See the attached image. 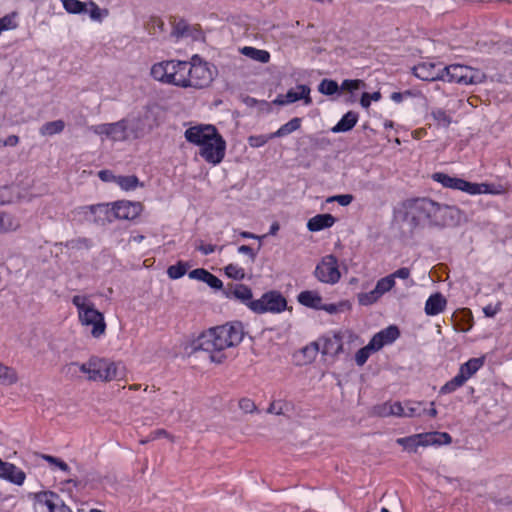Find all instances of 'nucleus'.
Segmentation results:
<instances>
[{
	"instance_id": "1",
	"label": "nucleus",
	"mask_w": 512,
	"mask_h": 512,
	"mask_svg": "<svg viewBox=\"0 0 512 512\" xmlns=\"http://www.w3.org/2000/svg\"><path fill=\"white\" fill-rule=\"evenodd\" d=\"M243 337L241 323H226L201 333L193 340L191 346L193 351L202 350L209 353L211 362L221 364L227 358L225 350L238 346Z\"/></svg>"
},
{
	"instance_id": "2",
	"label": "nucleus",
	"mask_w": 512,
	"mask_h": 512,
	"mask_svg": "<svg viewBox=\"0 0 512 512\" xmlns=\"http://www.w3.org/2000/svg\"><path fill=\"white\" fill-rule=\"evenodd\" d=\"M404 221L411 230L417 228L443 226L449 206L440 204L430 198H414L403 202Z\"/></svg>"
},
{
	"instance_id": "3",
	"label": "nucleus",
	"mask_w": 512,
	"mask_h": 512,
	"mask_svg": "<svg viewBox=\"0 0 512 512\" xmlns=\"http://www.w3.org/2000/svg\"><path fill=\"white\" fill-rule=\"evenodd\" d=\"M74 368L85 374L89 381L110 382L124 377V368H120L119 363L95 356L84 363H70L68 370L72 371Z\"/></svg>"
},
{
	"instance_id": "4",
	"label": "nucleus",
	"mask_w": 512,
	"mask_h": 512,
	"mask_svg": "<svg viewBox=\"0 0 512 512\" xmlns=\"http://www.w3.org/2000/svg\"><path fill=\"white\" fill-rule=\"evenodd\" d=\"M188 61L165 60L152 65L150 75L158 82L185 88Z\"/></svg>"
},
{
	"instance_id": "5",
	"label": "nucleus",
	"mask_w": 512,
	"mask_h": 512,
	"mask_svg": "<svg viewBox=\"0 0 512 512\" xmlns=\"http://www.w3.org/2000/svg\"><path fill=\"white\" fill-rule=\"evenodd\" d=\"M72 304L77 308L80 323L83 326L92 327L91 335L93 337H101L106 330L104 316L95 308L89 298L85 295H75L72 298Z\"/></svg>"
},
{
	"instance_id": "6",
	"label": "nucleus",
	"mask_w": 512,
	"mask_h": 512,
	"mask_svg": "<svg viewBox=\"0 0 512 512\" xmlns=\"http://www.w3.org/2000/svg\"><path fill=\"white\" fill-rule=\"evenodd\" d=\"M213 67L202 60L199 55H193L188 61L185 88L203 89L210 85L214 78Z\"/></svg>"
},
{
	"instance_id": "7",
	"label": "nucleus",
	"mask_w": 512,
	"mask_h": 512,
	"mask_svg": "<svg viewBox=\"0 0 512 512\" xmlns=\"http://www.w3.org/2000/svg\"><path fill=\"white\" fill-rule=\"evenodd\" d=\"M442 75V81L461 85L479 84L486 79V75L481 70L460 64L443 67Z\"/></svg>"
},
{
	"instance_id": "8",
	"label": "nucleus",
	"mask_w": 512,
	"mask_h": 512,
	"mask_svg": "<svg viewBox=\"0 0 512 512\" xmlns=\"http://www.w3.org/2000/svg\"><path fill=\"white\" fill-rule=\"evenodd\" d=\"M451 436L446 432H426L396 439V443L408 452H416L418 447L450 444Z\"/></svg>"
},
{
	"instance_id": "9",
	"label": "nucleus",
	"mask_w": 512,
	"mask_h": 512,
	"mask_svg": "<svg viewBox=\"0 0 512 512\" xmlns=\"http://www.w3.org/2000/svg\"><path fill=\"white\" fill-rule=\"evenodd\" d=\"M313 275L323 284H337L342 277L337 257L333 254L323 256L317 263Z\"/></svg>"
},
{
	"instance_id": "10",
	"label": "nucleus",
	"mask_w": 512,
	"mask_h": 512,
	"mask_svg": "<svg viewBox=\"0 0 512 512\" xmlns=\"http://www.w3.org/2000/svg\"><path fill=\"white\" fill-rule=\"evenodd\" d=\"M34 512H72L61 497L53 491H41L32 495Z\"/></svg>"
},
{
	"instance_id": "11",
	"label": "nucleus",
	"mask_w": 512,
	"mask_h": 512,
	"mask_svg": "<svg viewBox=\"0 0 512 512\" xmlns=\"http://www.w3.org/2000/svg\"><path fill=\"white\" fill-rule=\"evenodd\" d=\"M250 304V310L257 314L281 313L287 307L286 299L277 291L266 292Z\"/></svg>"
},
{
	"instance_id": "12",
	"label": "nucleus",
	"mask_w": 512,
	"mask_h": 512,
	"mask_svg": "<svg viewBox=\"0 0 512 512\" xmlns=\"http://www.w3.org/2000/svg\"><path fill=\"white\" fill-rule=\"evenodd\" d=\"M89 129L94 134L112 141H124L128 138V121L124 119L114 123L93 125Z\"/></svg>"
},
{
	"instance_id": "13",
	"label": "nucleus",
	"mask_w": 512,
	"mask_h": 512,
	"mask_svg": "<svg viewBox=\"0 0 512 512\" xmlns=\"http://www.w3.org/2000/svg\"><path fill=\"white\" fill-rule=\"evenodd\" d=\"M226 151V142L223 137L219 134L213 140L207 142L200 147L199 155L209 164H219Z\"/></svg>"
},
{
	"instance_id": "14",
	"label": "nucleus",
	"mask_w": 512,
	"mask_h": 512,
	"mask_svg": "<svg viewBox=\"0 0 512 512\" xmlns=\"http://www.w3.org/2000/svg\"><path fill=\"white\" fill-rule=\"evenodd\" d=\"M79 213H82L87 220L97 223L112 222L114 220L113 204H93L79 207Z\"/></svg>"
},
{
	"instance_id": "15",
	"label": "nucleus",
	"mask_w": 512,
	"mask_h": 512,
	"mask_svg": "<svg viewBox=\"0 0 512 512\" xmlns=\"http://www.w3.org/2000/svg\"><path fill=\"white\" fill-rule=\"evenodd\" d=\"M218 135L219 133L213 125H196L185 131L186 140L199 147H202Z\"/></svg>"
},
{
	"instance_id": "16",
	"label": "nucleus",
	"mask_w": 512,
	"mask_h": 512,
	"mask_svg": "<svg viewBox=\"0 0 512 512\" xmlns=\"http://www.w3.org/2000/svg\"><path fill=\"white\" fill-rule=\"evenodd\" d=\"M142 207L140 202L116 201L113 203L114 219L133 220L139 216Z\"/></svg>"
},
{
	"instance_id": "17",
	"label": "nucleus",
	"mask_w": 512,
	"mask_h": 512,
	"mask_svg": "<svg viewBox=\"0 0 512 512\" xmlns=\"http://www.w3.org/2000/svg\"><path fill=\"white\" fill-rule=\"evenodd\" d=\"M434 405V402H430V408L426 409L424 407V402L411 400L405 401L402 403V413L399 415V417L415 418L422 417L423 415L427 414L434 418L437 416V410Z\"/></svg>"
},
{
	"instance_id": "18",
	"label": "nucleus",
	"mask_w": 512,
	"mask_h": 512,
	"mask_svg": "<svg viewBox=\"0 0 512 512\" xmlns=\"http://www.w3.org/2000/svg\"><path fill=\"white\" fill-rule=\"evenodd\" d=\"M310 91L307 85H298L295 89H289L285 95H279L274 102L279 105H287L304 100L305 105H310L312 103Z\"/></svg>"
},
{
	"instance_id": "19",
	"label": "nucleus",
	"mask_w": 512,
	"mask_h": 512,
	"mask_svg": "<svg viewBox=\"0 0 512 512\" xmlns=\"http://www.w3.org/2000/svg\"><path fill=\"white\" fill-rule=\"evenodd\" d=\"M0 479L6 480L17 486H22L25 482L26 474L15 464L3 461L0 458Z\"/></svg>"
},
{
	"instance_id": "20",
	"label": "nucleus",
	"mask_w": 512,
	"mask_h": 512,
	"mask_svg": "<svg viewBox=\"0 0 512 512\" xmlns=\"http://www.w3.org/2000/svg\"><path fill=\"white\" fill-rule=\"evenodd\" d=\"M442 69L435 63L422 62L413 67V74L423 81H436L442 79Z\"/></svg>"
},
{
	"instance_id": "21",
	"label": "nucleus",
	"mask_w": 512,
	"mask_h": 512,
	"mask_svg": "<svg viewBox=\"0 0 512 512\" xmlns=\"http://www.w3.org/2000/svg\"><path fill=\"white\" fill-rule=\"evenodd\" d=\"M431 178L435 182L440 183L445 188L459 190L469 194V190L471 188V182L469 181L457 177H452L442 172H436L432 174Z\"/></svg>"
},
{
	"instance_id": "22",
	"label": "nucleus",
	"mask_w": 512,
	"mask_h": 512,
	"mask_svg": "<svg viewBox=\"0 0 512 512\" xmlns=\"http://www.w3.org/2000/svg\"><path fill=\"white\" fill-rule=\"evenodd\" d=\"M486 357L470 358L459 367L458 375L462 376L464 381L471 379L485 364Z\"/></svg>"
},
{
	"instance_id": "23",
	"label": "nucleus",
	"mask_w": 512,
	"mask_h": 512,
	"mask_svg": "<svg viewBox=\"0 0 512 512\" xmlns=\"http://www.w3.org/2000/svg\"><path fill=\"white\" fill-rule=\"evenodd\" d=\"M189 278L206 283L213 289H221L222 281L204 268H197L189 272Z\"/></svg>"
},
{
	"instance_id": "24",
	"label": "nucleus",
	"mask_w": 512,
	"mask_h": 512,
	"mask_svg": "<svg viewBox=\"0 0 512 512\" xmlns=\"http://www.w3.org/2000/svg\"><path fill=\"white\" fill-rule=\"evenodd\" d=\"M447 305V300L441 293H434L425 302L424 311L428 316H436L442 313Z\"/></svg>"
},
{
	"instance_id": "25",
	"label": "nucleus",
	"mask_w": 512,
	"mask_h": 512,
	"mask_svg": "<svg viewBox=\"0 0 512 512\" xmlns=\"http://www.w3.org/2000/svg\"><path fill=\"white\" fill-rule=\"evenodd\" d=\"M298 302L308 308L319 310L322 308V296L318 291L305 290L298 294Z\"/></svg>"
},
{
	"instance_id": "26",
	"label": "nucleus",
	"mask_w": 512,
	"mask_h": 512,
	"mask_svg": "<svg viewBox=\"0 0 512 512\" xmlns=\"http://www.w3.org/2000/svg\"><path fill=\"white\" fill-rule=\"evenodd\" d=\"M335 221L331 214H318L308 220L307 228L311 232H317L332 227Z\"/></svg>"
},
{
	"instance_id": "27",
	"label": "nucleus",
	"mask_w": 512,
	"mask_h": 512,
	"mask_svg": "<svg viewBox=\"0 0 512 512\" xmlns=\"http://www.w3.org/2000/svg\"><path fill=\"white\" fill-rule=\"evenodd\" d=\"M402 413L401 402H385L373 407V414L379 417L396 416Z\"/></svg>"
},
{
	"instance_id": "28",
	"label": "nucleus",
	"mask_w": 512,
	"mask_h": 512,
	"mask_svg": "<svg viewBox=\"0 0 512 512\" xmlns=\"http://www.w3.org/2000/svg\"><path fill=\"white\" fill-rule=\"evenodd\" d=\"M228 297H234L244 303L250 309V303L255 300L252 299L251 289L244 284H236L227 292Z\"/></svg>"
},
{
	"instance_id": "29",
	"label": "nucleus",
	"mask_w": 512,
	"mask_h": 512,
	"mask_svg": "<svg viewBox=\"0 0 512 512\" xmlns=\"http://www.w3.org/2000/svg\"><path fill=\"white\" fill-rule=\"evenodd\" d=\"M239 51L242 55L262 64L270 61V53L267 50L257 49L252 46H244L240 48Z\"/></svg>"
},
{
	"instance_id": "30",
	"label": "nucleus",
	"mask_w": 512,
	"mask_h": 512,
	"mask_svg": "<svg viewBox=\"0 0 512 512\" xmlns=\"http://www.w3.org/2000/svg\"><path fill=\"white\" fill-rule=\"evenodd\" d=\"M358 121V114L349 111L342 116L340 121L331 129L333 133L347 132L350 131Z\"/></svg>"
},
{
	"instance_id": "31",
	"label": "nucleus",
	"mask_w": 512,
	"mask_h": 512,
	"mask_svg": "<svg viewBox=\"0 0 512 512\" xmlns=\"http://www.w3.org/2000/svg\"><path fill=\"white\" fill-rule=\"evenodd\" d=\"M20 227L17 217L6 212H0V234L9 233Z\"/></svg>"
},
{
	"instance_id": "32",
	"label": "nucleus",
	"mask_w": 512,
	"mask_h": 512,
	"mask_svg": "<svg viewBox=\"0 0 512 512\" xmlns=\"http://www.w3.org/2000/svg\"><path fill=\"white\" fill-rule=\"evenodd\" d=\"M18 381V375L15 369L8 367L0 362V384L10 386Z\"/></svg>"
},
{
	"instance_id": "33",
	"label": "nucleus",
	"mask_w": 512,
	"mask_h": 512,
	"mask_svg": "<svg viewBox=\"0 0 512 512\" xmlns=\"http://www.w3.org/2000/svg\"><path fill=\"white\" fill-rule=\"evenodd\" d=\"M300 127L301 119L295 117L283 124L277 131L273 132L272 136H274V138L284 137L298 130Z\"/></svg>"
},
{
	"instance_id": "34",
	"label": "nucleus",
	"mask_w": 512,
	"mask_h": 512,
	"mask_svg": "<svg viewBox=\"0 0 512 512\" xmlns=\"http://www.w3.org/2000/svg\"><path fill=\"white\" fill-rule=\"evenodd\" d=\"M293 409V404L287 400H276L270 403L267 413L285 415Z\"/></svg>"
},
{
	"instance_id": "35",
	"label": "nucleus",
	"mask_w": 512,
	"mask_h": 512,
	"mask_svg": "<svg viewBox=\"0 0 512 512\" xmlns=\"http://www.w3.org/2000/svg\"><path fill=\"white\" fill-rule=\"evenodd\" d=\"M117 185L124 191H133L137 187L143 186L135 175L119 176L117 178Z\"/></svg>"
},
{
	"instance_id": "36",
	"label": "nucleus",
	"mask_w": 512,
	"mask_h": 512,
	"mask_svg": "<svg viewBox=\"0 0 512 512\" xmlns=\"http://www.w3.org/2000/svg\"><path fill=\"white\" fill-rule=\"evenodd\" d=\"M65 128L63 120H55L47 122L40 128V134L42 136H52L61 133Z\"/></svg>"
},
{
	"instance_id": "37",
	"label": "nucleus",
	"mask_w": 512,
	"mask_h": 512,
	"mask_svg": "<svg viewBox=\"0 0 512 512\" xmlns=\"http://www.w3.org/2000/svg\"><path fill=\"white\" fill-rule=\"evenodd\" d=\"M431 117L439 127L448 128L452 122L451 116L441 108H435L431 111Z\"/></svg>"
},
{
	"instance_id": "38",
	"label": "nucleus",
	"mask_w": 512,
	"mask_h": 512,
	"mask_svg": "<svg viewBox=\"0 0 512 512\" xmlns=\"http://www.w3.org/2000/svg\"><path fill=\"white\" fill-rule=\"evenodd\" d=\"M66 12L70 14H82L87 12V4L80 0H62Z\"/></svg>"
},
{
	"instance_id": "39",
	"label": "nucleus",
	"mask_w": 512,
	"mask_h": 512,
	"mask_svg": "<svg viewBox=\"0 0 512 512\" xmlns=\"http://www.w3.org/2000/svg\"><path fill=\"white\" fill-rule=\"evenodd\" d=\"M86 4L87 12L93 21L102 22V20L109 15L107 9L100 8L94 1H90Z\"/></svg>"
},
{
	"instance_id": "40",
	"label": "nucleus",
	"mask_w": 512,
	"mask_h": 512,
	"mask_svg": "<svg viewBox=\"0 0 512 512\" xmlns=\"http://www.w3.org/2000/svg\"><path fill=\"white\" fill-rule=\"evenodd\" d=\"M466 383V381H464V379L462 378V376L456 374L451 380H449L448 382H446L441 388H440V391L439 393L440 394H450V393H453L455 392L457 389L461 388L462 386H464V384Z\"/></svg>"
},
{
	"instance_id": "41",
	"label": "nucleus",
	"mask_w": 512,
	"mask_h": 512,
	"mask_svg": "<svg viewBox=\"0 0 512 512\" xmlns=\"http://www.w3.org/2000/svg\"><path fill=\"white\" fill-rule=\"evenodd\" d=\"M342 350L341 338L334 335L331 338L325 339L323 353L324 354H338Z\"/></svg>"
},
{
	"instance_id": "42",
	"label": "nucleus",
	"mask_w": 512,
	"mask_h": 512,
	"mask_svg": "<svg viewBox=\"0 0 512 512\" xmlns=\"http://www.w3.org/2000/svg\"><path fill=\"white\" fill-rule=\"evenodd\" d=\"M395 284L396 282L392 279V276L387 275L377 281L374 289L378 295L382 297L385 293L389 292Z\"/></svg>"
},
{
	"instance_id": "43",
	"label": "nucleus",
	"mask_w": 512,
	"mask_h": 512,
	"mask_svg": "<svg viewBox=\"0 0 512 512\" xmlns=\"http://www.w3.org/2000/svg\"><path fill=\"white\" fill-rule=\"evenodd\" d=\"M41 458L45 460L52 469H59L65 473L70 472V467L66 462L52 455L42 454Z\"/></svg>"
},
{
	"instance_id": "44",
	"label": "nucleus",
	"mask_w": 512,
	"mask_h": 512,
	"mask_svg": "<svg viewBox=\"0 0 512 512\" xmlns=\"http://www.w3.org/2000/svg\"><path fill=\"white\" fill-rule=\"evenodd\" d=\"M381 297L375 289L369 292H361L357 294L358 303L362 306H370L376 303Z\"/></svg>"
},
{
	"instance_id": "45",
	"label": "nucleus",
	"mask_w": 512,
	"mask_h": 512,
	"mask_svg": "<svg viewBox=\"0 0 512 512\" xmlns=\"http://www.w3.org/2000/svg\"><path fill=\"white\" fill-rule=\"evenodd\" d=\"M338 90V83L330 79H323L318 86V91L324 95H333L338 92Z\"/></svg>"
},
{
	"instance_id": "46",
	"label": "nucleus",
	"mask_w": 512,
	"mask_h": 512,
	"mask_svg": "<svg viewBox=\"0 0 512 512\" xmlns=\"http://www.w3.org/2000/svg\"><path fill=\"white\" fill-rule=\"evenodd\" d=\"M225 274L234 280H242L245 278V270L238 264H229L225 267Z\"/></svg>"
},
{
	"instance_id": "47",
	"label": "nucleus",
	"mask_w": 512,
	"mask_h": 512,
	"mask_svg": "<svg viewBox=\"0 0 512 512\" xmlns=\"http://www.w3.org/2000/svg\"><path fill=\"white\" fill-rule=\"evenodd\" d=\"M187 272V265L183 262H178L175 265H171L167 269V275L171 279H179L184 276Z\"/></svg>"
},
{
	"instance_id": "48",
	"label": "nucleus",
	"mask_w": 512,
	"mask_h": 512,
	"mask_svg": "<svg viewBox=\"0 0 512 512\" xmlns=\"http://www.w3.org/2000/svg\"><path fill=\"white\" fill-rule=\"evenodd\" d=\"M386 344L393 343L399 337V329L396 326H389L378 332Z\"/></svg>"
},
{
	"instance_id": "49",
	"label": "nucleus",
	"mask_w": 512,
	"mask_h": 512,
	"mask_svg": "<svg viewBox=\"0 0 512 512\" xmlns=\"http://www.w3.org/2000/svg\"><path fill=\"white\" fill-rule=\"evenodd\" d=\"M273 138H274V136H272V133L268 134V135H251L248 138V144L252 148H260Z\"/></svg>"
},
{
	"instance_id": "50",
	"label": "nucleus",
	"mask_w": 512,
	"mask_h": 512,
	"mask_svg": "<svg viewBox=\"0 0 512 512\" xmlns=\"http://www.w3.org/2000/svg\"><path fill=\"white\" fill-rule=\"evenodd\" d=\"M372 352L374 351L371 348H369L368 344L365 347L359 349L355 354V361L357 365L363 366L370 357Z\"/></svg>"
},
{
	"instance_id": "51",
	"label": "nucleus",
	"mask_w": 512,
	"mask_h": 512,
	"mask_svg": "<svg viewBox=\"0 0 512 512\" xmlns=\"http://www.w3.org/2000/svg\"><path fill=\"white\" fill-rule=\"evenodd\" d=\"M353 195L351 194H341V195H335V196H330L326 199V202L327 203H332V202H338L341 206H348L349 204L352 203L353 201Z\"/></svg>"
},
{
	"instance_id": "52",
	"label": "nucleus",
	"mask_w": 512,
	"mask_h": 512,
	"mask_svg": "<svg viewBox=\"0 0 512 512\" xmlns=\"http://www.w3.org/2000/svg\"><path fill=\"white\" fill-rule=\"evenodd\" d=\"M470 187V195L488 194V191L491 189V184L471 182Z\"/></svg>"
},
{
	"instance_id": "53",
	"label": "nucleus",
	"mask_w": 512,
	"mask_h": 512,
	"mask_svg": "<svg viewBox=\"0 0 512 512\" xmlns=\"http://www.w3.org/2000/svg\"><path fill=\"white\" fill-rule=\"evenodd\" d=\"M17 27V23L12 15H5L0 18V34L6 30H12Z\"/></svg>"
},
{
	"instance_id": "54",
	"label": "nucleus",
	"mask_w": 512,
	"mask_h": 512,
	"mask_svg": "<svg viewBox=\"0 0 512 512\" xmlns=\"http://www.w3.org/2000/svg\"><path fill=\"white\" fill-rule=\"evenodd\" d=\"M380 98V92H374L372 94L364 92L361 96L360 104L363 108H368L372 101H378Z\"/></svg>"
},
{
	"instance_id": "55",
	"label": "nucleus",
	"mask_w": 512,
	"mask_h": 512,
	"mask_svg": "<svg viewBox=\"0 0 512 512\" xmlns=\"http://www.w3.org/2000/svg\"><path fill=\"white\" fill-rule=\"evenodd\" d=\"M364 86V82L362 80H344L341 84V89L345 91H355Z\"/></svg>"
},
{
	"instance_id": "56",
	"label": "nucleus",
	"mask_w": 512,
	"mask_h": 512,
	"mask_svg": "<svg viewBox=\"0 0 512 512\" xmlns=\"http://www.w3.org/2000/svg\"><path fill=\"white\" fill-rule=\"evenodd\" d=\"M14 199V194L11 187H0V205L11 203Z\"/></svg>"
},
{
	"instance_id": "57",
	"label": "nucleus",
	"mask_w": 512,
	"mask_h": 512,
	"mask_svg": "<svg viewBox=\"0 0 512 512\" xmlns=\"http://www.w3.org/2000/svg\"><path fill=\"white\" fill-rule=\"evenodd\" d=\"M239 407L240 409L245 412V413H253L256 411L257 407L254 403V401H252L251 399L249 398H242L240 401H239Z\"/></svg>"
},
{
	"instance_id": "58",
	"label": "nucleus",
	"mask_w": 512,
	"mask_h": 512,
	"mask_svg": "<svg viewBox=\"0 0 512 512\" xmlns=\"http://www.w3.org/2000/svg\"><path fill=\"white\" fill-rule=\"evenodd\" d=\"M369 348H371L374 352L380 350L384 345H387L383 338L380 336L379 333H376L370 342L368 343Z\"/></svg>"
},
{
	"instance_id": "59",
	"label": "nucleus",
	"mask_w": 512,
	"mask_h": 512,
	"mask_svg": "<svg viewBox=\"0 0 512 512\" xmlns=\"http://www.w3.org/2000/svg\"><path fill=\"white\" fill-rule=\"evenodd\" d=\"M98 177L103 181V182H114L117 184V178L119 176L115 175L112 171L110 170H101L98 172Z\"/></svg>"
},
{
	"instance_id": "60",
	"label": "nucleus",
	"mask_w": 512,
	"mask_h": 512,
	"mask_svg": "<svg viewBox=\"0 0 512 512\" xmlns=\"http://www.w3.org/2000/svg\"><path fill=\"white\" fill-rule=\"evenodd\" d=\"M501 310V303H497L496 305L488 304L483 308V313L487 317H494Z\"/></svg>"
},
{
	"instance_id": "61",
	"label": "nucleus",
	"mask_w": 512,
	"mask_h": 512,
	"mask_svg": "<svg viewBox=\"0 0 512 512\" xmlns=\"http://www.w3.org/2000/svg\"><path fill=\"white\" fill-rule=\"evenodd\" d=\"M410 274H411V271L409 268L407 267H402L398 270H396L395 272H393L392 274H390V276H392V279L395 281L396 278H399V279H408L410 277Z\"/></svg>"
},
{
	"instance_id": "62",
	"label": "nucleus",
	"mask_w": 512,
	"mask_h": 512,
	"mask_svg": "<svg viewBox=\"0 0 512 512\" xmlns=\"http://www.w3.org/2000/svg\"><path fill=\"white\" fill-rule=\"evenodd\" d=\"M343 306H345V303H340V304H334V303L324 304L322 302V308L320 310L326 311L329 314H336V313H338L341 310L340 308L343 307Z\"/></svg>"
},
{
	"instance_id": "63",
	"label": "nucleus",
	"mask_w": 512,
	"mask_h": 512,
	"mask_svg": "<svg viewBox=\"0 0 512 512\" xmlns=\"http://www.w3.org/2000/svg\"><path fill=\"white\" fill-rule=\"evenodd\" d=\"M238 253L247 255L251 263H253L256 259V252H254V250L248 245L239 246Z\"/></svg>"
},
{
	"instance_id": "64",
	"label": "nucleus",
	"mask_w": 512,
	"mask_h": 512,
	"mask_svg": "<svg viewBox=\"0 0 512 512\" xmlns=\"http://www.w3.org/2000/svg\"><path fill=\"white\" fill-rule=\"evenodd\" d=\"M197 250H199L203 255H209L215 252L216 246L212 244L201 243L199 246H197Z\"/></svg>"
}]
</instances>
